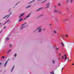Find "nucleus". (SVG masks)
Listing matches in <instances>:
<instances>
[{
	"mask_svg": "<svg viewBox=\"0 0 74 74\" xmlns=\"http://www.w3.org/2000/svg\"><path fill=\"white\" fill-rule=\"evenodd\" d=\"M25 23L23 24L21 27L20 28V30H22L23 28H25Z\"/></svg>",
	"mask_w": 74,
	"mask_h": 74,
	"instance_id": "nucleus-1",
	"label": "nucleus"
},
{
	"mask_svg": "<svg viewBox=\"0 0 74 74\" xmlns=\"http://www.w3.org/2000/svg\"><path fill=\"white\" fill-rule=\"evenodd\" d=\"M26 19H24V20H23V19H20L18 21V22H22V21H25Z\"/></svg>",
	"mask_w": 74,
	"mask_h": 74,
	"instance_id": "nucleus-2",
	"label": "nucleus"
},
{
	"mask_svg": "<svg viewBox=\"0 0 74 74\" xmlns=\"http://www.w3.org/2000/svg\"><path fill=\"white\" fill-rule=\"evenodd\" d=\"M25 14V13H22V14H21L20 16H19V18H21L22 17V16H23Z\"/></svg>",
	"mask_w": 74,
	"mask_h": 74,
	"instance_id": "nucleus-3",
	"label": "nucleus"
},
{
	"mask_svg": "<svg viewBox=\"0 0 74 74\" xmlns=\"http://www.w3.org/2000/svg\"><path fill=\"white\" fill-rule=\"evenodd\" d=\"M9 17V16L8 15H6L3 18V19H4L5 18V19H7V18H8Z\"/></svg>",
	"mask_w": 74,
	"mask_h": 74,
	"instance_id": "nucleus-4",
	"label": "nucleus"
},
{
	"mask_svg": "<svg viewBox=\"0 0 74 74\" xmlns=\"http://www.w3.org/2000/svg\"><path fill=\"white\" fill-rule=\"evenodd\" d=\"M38 29H39L38 32H39V33L40 32H41V27H39V28H38Z\"/></svg>",
	"mask_w": 74,
	"mask_h": 74,
	"instance_id": "nucleus-5",
	"label": "nucleus"
},
{
	"mask_svg": "<svg viewBox=\"0 0 74 74\" xmlns=\"http://www.w3.org/2000/svg\"><path fill=\"white\" fill-rule=\"evenodd\" d=\"M50 5V3H49L47 4V8H48L49 7V5Z\"/></svg>",
	"mask_w": 74,
	"mask_h": 74,
	"instance_id": "nucleus-6",
	"label": "nucleus"
},
{
	"mask_svg": "<svg viewBox=\"0 0 74 74\" xmlns=\"http://www.w3.org/2000/svg\"><path fill=\"white\" fill-rule=\"evenodd\" d=\"M64 56H65L64 60H66V58H67V56H66L67 55H65Z\"/></svg>",
	"mask_w": 74,
	"mask_h": 74,
	"instance_id": "nucleus-7",
	"label": "nucleus"
},
{
	"mask_svg": "<svg viewBox=\"0 0 74 74\" xmlns=\"http://www.w3.org/2000/svg\"><path fill=\"white\" fill-rule=\"evenodd\" d=\"M11 49L9 50L7 52V53H9V52H11Z\"/></svg>",
	"mask_w": 74,
	"mask_h": 74,
	"instance_id": "nucleus-8",
	"label": "nucleus"
},
{
	"mask_svg": "<svg viewBox=\"0 0 74 74\" xmlns=\"http://www.w3.org/2000/svg\"><path fill=\"white\" fill-rule=\"evenodd\" d=\"M14 69V66L12 68V69L11 70V72H12V70H13V69Z\"/></svg>",
	"mask_w": 74,
	"mask_h": 74,
	"instance_id": "nucleus-9",
	"label": "nucleus"
},
{
	"mask_svg": "<svg viewBox=\"0 0 74 74\" xmlns=\"http://www.w3.org/2000/svg\"><path fill=\"white\" fill-rule=\"evenodd\" d=\"M54 12H56V13H57V12H58V11L56 10H55L54 11Z\"/></svg>",
	"mask_w": 74,
	"mask_h": 74,
	"instance_id": "nucleus-10",
	"label": "nucleus"
},
{
	"mask_svg": "<svg viewBox=\"0 0 74 74\" xmlns=\"http://www.w3.org/2000/svg\"><path fill=\"white\" fill-rule=\"evenodd\" d=\"M12 45L11 44H10L9 45L10 47H12Z\"/></svg>",
	"mask_w": 74,
	"mask_h": 74,
	"instance_id": "nucleus-11",
	"label": "nucleus"
},
{
	"mask_svg": "<svg viewBox=\"0 0 74 74\" xmlns=\"http://www.w3.org/2000/svg\"><path fill=\"white\" fill-rule=\"evenodd\" d=\"M58 14H61V11H59L58 12Z\"/></svg>",
	"mask_w": 74,
	"mask_h": 74,
	"instance_id": "nucleus-12",
	"label": "nucleus"
},
{
	"mask_svg": "<svg viewBox=\"0 0 74 74\" xmlns=\"http://www.w3.org/2000/svg\"><path fill=\"white\" fill-rule=\"evenodd\" d=\"M8 62H7V61L5 63V65H6V64H7V63Z\"/></svg>",
	"mask_w": 74,
	"mask_h": 74,
	"instance_id": "nucleus-13",
	"label": "nucleus"
},
{
	"mask_svg": "<svg viewBox=\"0 0 74 74\" xmlns=\"http://www.w3.org/2000/svg\"><path fill=\"white\" fill-rule=\"evenodd\" d=\"M29 16H30L29 15H28L27 16L26 18H29Z\"/></svg>",
	"mask_w": 74,
	"mask_h": 74,
	"instance_id": "nucleus-14",
	"label": "nucleus"
},
{
	"mask_svg": "<svg viewBox=\"0 0 74 74\" xmlns=\"http://www.w3.org/2000/svg\"><path fill=\"white\" fill-rule=\"evenodd\" d=\"M64 59V56H62V59Z\"/></svg>",
	"mask_w": 74,
	"mask_h": 74,
	"instance_id": "nucleus-15",
	"label": "nucleus"
},
{
	"mask_svg": "<svg viewBox=\"0 0 74 74\" xmlns=\"http://www.w3.org/2000/svg\"><path fill=\"white\" fill-rule=\"evenodd\" d=\"M41 9V8H40L37 10V11H39V10H40Z\"/></svg>",
	"mask_w": 74,
	"mask_h": 74,
	"instance_id": "nucleus-16",
	"label": "nucleus"
},
{
	"mask_svg": "<svg viewBox=\"0 0 74 74\" xmlns=\"http://www.w3.org/2000/svg\"><path fill=\"white\" fill-rule=\"evenodd\" d=\"M54 33H55V34H56V31H54Z\"/></svg>",
	"mask_w": 74,
	"mask_h": 74,
	"instance_id": "nucleus-17",
	"label": "nucleus"
},
{
	"mask_svg": "<svg viewBox=\"0 0 74 74\" xmlns=\"http://www.w3.org/2000/svg\"><path fill=\"white\" fill-rule=\"evenodd\" d=\"M6 39H7V40H9V38H8L7 37L6 38Z\"/></svg>",
	"mask_w": 74,
	"mask_h": 74,
	"instance_id": "nucleus-18",
	"label": "nucleus"
},
{
	"mask_svg": "<svg viewBox=\"0 0 74 74\" xmlns=\"http://www.w3.org/2000/svg\"><path fill=\"white\" fill-rule=\"evenodd\" d=\"M73 0H71L70 1L71 3H72V2H73Z\"/></svg>",
	"mask_w": 74,
	"mask_h": 74,
	"instance_id": "nucleus-19",
	"label": "nucleus"
},
{
	"mask_svg": "<svg viewBox=\"0 0 74 74\" xmlns=\"http://www.w3.org/2000/svg\"><path fill=\"white\" fill-rule=\"evenodd\" d=\"M61 44L62 45V46H64V45H63V44L62 42H61Z\"/></svg>",
	"mask_w": 74,
	"mask_h": 74,
	"instance_id": "nucleus-20",
	"label": "nucleus"
},
{
	"mask_svg": "<svg viewBox=\"0 0 74 74\" xmlns=\"http://www.w3.org/2000/svg\"><path fill=\"white\" fill-rule=\"evenodd\" d=\"M9 21H10V20H8L7 21V22H6V23H7V22H9Z\"/></svg>",
	"mask_w": 74,
	"mask_h": 74,
	"instance_id": "nucleus-21",
	"label": "nucleus"
},
{
	"mask_svg": "<svg viewBox=\"0 0 74 74\" xmlns=\"http://www.w3.org/2000/svg\"><path fill=\"white\" fill-rule=\"evenodd\" d=\"M16 56V54H15L14 55V56H15V58Z\"/></svg>",
	"mask_w": 74,
	"mask_h": 74,
	"instance_id": "nucleus-22",
	"label": "nucleus"
},
{
	"mask_svg": "<svg viewBox=\"0 0 74 74\" xmlns=\"http://www.w3.org/2000/svg\"><path fill=\"white\" fill-rule=\"evenodd\" d=\"M64 22H66V19H64Z\"/></svg>",
	"mask_w": 74,
	"mask_h": 74,
	"instance_id": "nucleus-23",
	"label": "nucleus"
},
{
	"mask_svg": "<svg viewBox=\"0 0 74 74\" xmlns=\"http://www.w3.org/2000/svg\"><path fill=\"white\" fill-rule=\"evenodd\" d=\"M5 28H6V26L5 27L3 28V29H5Z\"/></svg>",
	"mask_w": 74,
	"mask_h": 74,
	"instance_id": "nucleus-24",
	"label": "nucleus"
},
{
	"mask_svg": "<svg viewBox=\"0 0 74 74\" xmlns=\"http://www.w3.org/2000/svg\"><path fill=\"white\" fill-rule=\"evenodd\" d=\"M66 37H68V35H65Z\"/></svg>",
	"mask_w": 74,
	"mask_h": 74,
	"instance_id": "nucleus-25",
	"label": "nucleus"
},
{
	"mask_svg": "<svg viewBox=\"0 0 74 74\" xmlns=\"http://www.w3.org/2000/svg\"><path fill=\"white\" fill-rule=\"evenodd\" d=\"M1 58H4V56L2 57Z\"/></svg>",
	"mask_w": 74,
	"mask_h": 74,
	"instance_id": "nucleus-26",
	"label": "nucleus"
},
{
	"mask_svg": "<svg viewBox=\"0 0 74 74\" xmlns=\"http://www.w3.org/2000/svg\"><path fill=\"white\" fill-rule=\"evenodd\" d=\"M53 63H55V62H54V60H53Z\"/></svg>",
	"mask_w": 74,
	"mask_h": 74,
	"instance_id": "nucleus-27",
	"label": "nucleus"
},
{
	"mask_svg": "<svg viewBox=\"0 0 74 74\" xmlns=\"http://www.w3.org/2000/svg\"><path fill=\"white\" fill-rule=\"evenodd\" d=\"M58 5H59V6H60V3H59V4H58Z\"/></svg>",
	"mask_w": 74,
	"mask_h": 74,
	"instance_id": "nucleus-28",
	"label": "nucleus"
},
{
	"mask_svg": "<svg viewBox=\"0 0 74 74\" xmlns=\"http://www.w3.org/2000/svg\"><path fill=\"white\" fill-rule=\"evenodd\" d=\"M3 32V31L2 30L0 32V33H1V32Z\"/></svg>",
	"mask_w": 74,
	"mask_h": 74,
	"instance_id": "nucleus-29",
	"label": "nucleus"
},
{
	"mask_svg": "<svg viewBox=\"0 0 74 74\" xmlns=\"http://www.w3.org/2000/svg\"><path fill=\"white\" fill-rule=\"evenodd\" d=\"M52 73L53 74H54V73H53V71L52 72Z\"/></svg>",
	"mask_w": 74,
	"mask_h": 74,
	"instance_id": "nucleus-30",
	"label": "nucleus"
},
{
	"mask_svg": "<svg viewBox=\"0 0 74 74\" xmlns=\"http://www.w3.org/2000/svg\"><path fill=\"white\" fill-rule=\"evenodd\" d=\"M56 50H58V48H56Z\"/></svg>",
	"mask_w": 74,
	"mask_h": 74,
	"instance_id": "nucleus-31",
	"label": "nucleus"
},
{
	"mask_svg": "<svg viewBox=\"0 0 74 74\" xmlns=\"http://www.w3.org/2000/svg\"><path fill=\"white\" fill-rule=\"evenodd\" d=\"M7 23V22H5V23L3 24V25H5V23Z\"/></svg>",
	"mask_w": 74,
	"mask_h": 74,
	"instance_id": "nucleus-32",
	"label": "nucleus"
},
{
	"mask_svg": "<svg viewBox=\"0 0 74 74\" xmlns=\"http://www.w3.org/2000/svg\"><path fill=\"white\" fill-rule=\"evenodd\" d=\"M66 2H67V3H68V2H69V1L68 0H67V1H66Z\"/></svg>",
	"mask_w": 74,
	"mask_h": 74,
	"instance_id": "nucleus-33",
	"label": "nucleus"
},
{
	"mask_svg": "<svg viewBox=\"0 0 74 74\" xmlns=\"http://www.w3.org/2000/svg\"><path fill=\"white\" fill-rule=\"evenodd\" d=\"M30 7V6H28L27 8H29Z\"/></svg>",
	"mask_w": 74,
	"mask_h": 74,
	"instance_id": "nucleus-34",
	"label": "nucleus"
},
{
	"mask_svg": "<svg viewBox=\"0 0 74 74\" xmlns=\"http://www.w3.org/2000/svg\"><path fill=\"white\" fill-rule=\"evenodd\" d=\"M69 60V61H71V60Z\"/></svg>",
	"mask_w": 74,
	"mask_h": 74,
	"instance_id": "nucleus-35",
	"label": "nucleus"
},
{
	"mask_svg": "<svg viewBox=\"0 0 74 74\" xmlns=\"http://www.w3.org/2000/svg\"><path fill=\"white\" fill-rule=\"evenodd\" d=\"M45 2V1H43V2H42V3H44Z\"/></svg>",
	"mask_w": 74,
	"mask_h": 74,
	"instance_id": "nucleus-36",
	"label": "nucleus"
},
{
	"mask_svg": "<svg viewBox=\"0 0 74 74\" xmlns=\"http://www.w3.org/2000/svg\"><path fill=\"white\" fill-rule=\"evenodd\" d=\"M49 25L50 26H51V24H49Z\"/></svg>",
	"mask_w": 74,
	"mask_h": 74,
	"instance_id": "nucleus-37",
	"label": "nucleus"
},
{
	"mask_svg": "<svg viewBox=\"0 0 74 74\" xmlns=\"http://www.w3.org/2000/svg\"><path fill=\"white\" fill-rule=\"evenodd\" d=\"M73 65H74V63L72 65V66H73Z\"/></svg>",
	"mask_w": 74,
	"mask_h": 74,
	"instance_id": "nucleus-38",
	"label": "nucleus"
},
{
	"mask_svg": "<svg viewBox=\"0 0 74 74\" xmlns=\"http://www.w3.org/2000/svg\"><path fill=\"white\" fill-rule=\"evenodd\" d=\"M63 68H62V70H63Z\"/></svg>",
	"mask_w": 74,
	"mask_h": 74,
	"instance_id": "nucleus-39",
	"label": "nucleus"
},
{
	"mask_svg": "<svg viewBox=\"0 0 74 74\" xmlns=\"http://www.w3.org/2000/svg\"><path fill=\"white\" fill-rule=\"evenodd\" d=\"M62 37H64V35H63L62 36Z\"/></svg>",
	"mask_w": 74,
	"mask_h": 74,
	"instance_id": "nucleus-40",
	"label": "nucleus"
},
{
	"mask_svg": "<svg viewBox=\"0 0 74 74\" xmlns=\"http://www.w3.org/2000/svg\"><path fill=\"white\" fill-rule=\"evenodd\" d=\"M42 15H41V16H42Z\"/></svg>",
	"mask_w": 74,
	"mask_h": 74,
	"instance_id": "nucleus-41",
	"label": "nucleus"
},
{
	"mask_svg": "<svg viewBox=\"0 0 74 74\" xmlns=\"http://www.w3.org/2000/svg\"><path fill=\"white\" fill-rule=\"evenodd\" d=\"M37 30H38V29H36L35 30V31H36Z\"/></svg>",
	"mask_w": 74,
	"mask_h": 74,
	"instance_id": "nucleus-42",
	"label": "nucleus"
},
{
	"mask_svg": "<svg viewBox=\"0 0 74 74\" xmlns=\"http://www.w3.org/2000/svg\"><path fill=\"white\" fill-rule=\"evenodd\" d=\"M2 63H1L0 64H2Z\"/></svg>",
	"mask_w": 74,
	"mask_h": 74,
	"instance_id": "nucleus-43",
	"label": "nucleus"
},
{
	"mask_svg": "<svg viewBox=\"0 0 74 74\" xmlns=\"http://www.w3.org/2000/svg\"><path fill=\"white\" fill-rule=\"evenodd\" d=\"M0 25H1V23H0Z\"/></svg>",
	"mask_w": 74,
	"mask_h": 74,
	"instance_id": "nucleus-44",
	"label": "nucleus"
},
{
	"mask_svg": "<svg viewBox=\"0 0 74 74\" xmlns=\"http://www.w3.org/2000/svg\"><path fill=\"white\" fill-rule=\"evenodd\" d=\"M34 1H34H32V2H33V1Z\"/></svg>",
	"mask_w": 74,
	"mask_h": 74,
	"instance_id": "nucleus-45",
	"label": "nucleus"
},
{
	"mask_svg": "<svg viewBox=\"0 0 74 74\" xmlns=\"http://www.w3.org/2000/svg\"><path fill=\"white\" fill-rule=\"evenodd\" d=\"M16 5H17V4H16Z\"/></svg>",
	"mask_w": 74,
	"mask_h": 74,
	"instance_id": "nucleus-46",
	"label": "nucleus"
},
{
	"mask_svg": "<svg viewBox=\"0 0 74 74\" xmlns=\"http://www.w3.org/2000/svg\"><path fill=\"white\" fill-rule=\"evenodd\" d=\"M68 60H69V58H68Z\"/></svg>",
	"mask_w": 74,
	"mask_h": 74,
	"instance_id": "nucleus-47",
	"label": "nucleus"
},
{
	"mask_svg": "<svg viewBox=\"0 0 74 74\" xmlns=\"http://www.w3.org/2000/svg\"><path fill=\"white\" fill-rule=\"evenodd\" d=\"M39 0H38V1H39Z\"/></svg>",
	"mask_w": 74,
	"mask_h": 74,
	"instance_id": "nucleus-48",
	"label": "nucleus"
},
{
	"mask_svg": "<svg viewBox=\"0 0 74 74\" xmlns=\"http://www.w3.org/2000/svg\"><path fill=\"white\" fill-rule=\"evenodd\" d=\"M47 0H46L45 1H46Z\"/></svg>",
	"mask_w": 74,
	"mask_h": 74,
	"instance_id": "nucleus-49",
	"label": "nucleus"
},
{
	"mask_svg": "<svg viewBox=\"0 0 74 74\" xmlns=\"http://www.w3.org/2000/svg\"><path fill=\"white\" fill-rule=\"evenodd\" d=\"M11 14H10V15Z\"/></svg>",
	"mask_w": 74,
	"mask_h": 74,
	"instance_id": "nucleus-50",
	"label": "nucleus"
},
{
	"mask_svg": "<svg viewBox=\"0 0 74 74\" xmlns=\"http://www.w3.org/2000/svg\"><path fill=\"white\" fill-rule=\"evenodd\" d=\"M57 21V19L56 20Z\"/></svg>",
	"mask_w": 74,
	"mask_h": 74,
	"instance_id": "nucleus-51",
	"label": "nucleus"
},
{
	"mask_svg": "<svg viewBox=\"0 0 74 74\" xmlns=\"http://www.w3.org/2000/svg\"><path fill=\"white\" fill-rule=\"evenodd\" d=\"M31 3H32V2H31Z\"/></svg>",
	"mask_w": 74,
	"mask_h": 74,
	"instance_id": "nucleus-52",
	"label": "nucleus"
},
{
	"mask_svg": "<svg viewBox=\"0 0 74 74\" xmlns=\"http://www.w3.org/2000/svg\"><path fill=\"white\" fill-rule=\"evenodd\" d=\"M60 55H61V54H60Z\"/></svg>",
	"mask_w": 74,
	"mask_h": 74,
	"instance_id": "nucleus-53",
	"label": "nucleus"
}]
</instances>
